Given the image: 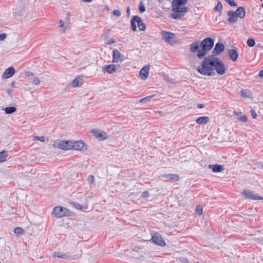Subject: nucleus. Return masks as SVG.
<instances>
[{"instance_id": "f257e3e1", "label": "nucleus", "mask_w": 263, "mask_h": 263, "mask_svg": "<svg viewBox=\"0 0 263 263\" xmlns=\"http://www.w3.org/2000/svg\"><path fill=\"white\" fill-rule=\"evenodd\" d=\"M218 58L211 55L205 58L201 63V67L198 68V71L202 75L210 76L215 74L214 68Z\"/></svg>"}, {"instance_id": "f03ea898", "label": "nucleus", "mask_w": 263, "mask_h": 263, "mask_svg": "<svg viewBox=\"0 0 263 263\" xmlns=\"http://www.w3.org/2000/svg\"><path fill=\"white\" fill-rule=\"evenodd\" d=\"M187 0H174L172 2V13L171 17L174 19H180L182 17L188 10V7L185 6Z\"/></svg>"}, {"instance_id": "7ed1b4c3", "label": "nucleus", "mask_w": 263, "mask_h": 263, "mask_svg": "<svg viewBox=\"0 0 263 263\" xmlns=\"http://www.w3.org/2000/svg\"><path fill=\"white\" fill-rule=\"evenodd\" d=\"M214 41L211 38H206L201 42V50L197 53V56L199 59H202L206 54L208 51L210 50L213 47Z\"/></svg>"}, {"instance_id": "20e7f679", "label": "nucleus", "mask_w": 263, "mask_h": 263, "mask_svg": "<svg viewBox=\"0 0 263 263\" xmlns=\"http://www.w3.org/2000/svg\"><path fill=\"white\" fill-rule=\"evenodd\" d=\"M52 214L58 218L65 216H71L73 213L66 208L57 206L54 208Z\"/></svg>"}, {"instance_id": "39448f33", "label": "nucleus", "mask_w": 263, "mask_h": 263, "mask_svg": "<svg viewBox=\"0 0 263 263\" xmlns=\"http://www.w3.org/2000/svg\"><path fill=\"white\" fill-rule=\"evenodd\" d=\"M137 25L139 30L144 31L146 29V25L143 22V20L138 16H134L131 20L132 29L134 31L137 30Z\"/></svg>"}, {"instance_id": "423d86ee", "label": "nucleus", "mask_w": 263, "mask_h": 263, "mask_svg": "<svg viewBox=\"0 0 263 263\" xmlns=\"http://www.w3.org/2000/svg\"><path fill=\"white\" fill-rule=\"evenodd\" d=\"M161 35L162 36V39L167 43L173 45L176 41V37L175 34L174 33L162 31L160 32Z\"/></svg>"}, {"instance_id": "0eeeda50", "label": "nucleus", "mask_w": 263, "mask_h": 263, "mask_svg": "<svg viewBox=\"0 0 263 263\" xmlns=\"http://www.w3.org/2000/svg\"><path fill=\"white\" fill-rule=\"evenodd\" d=\"M87 149V145L82 140L77 141H72L71 149L85 152Z\"/></svg>"}, {"instance_id": "6e6552de", "label": "nucleus", "mask_w": 263, "mask_h": 263, "mask_svg": "<svg viewBox=\"0 0 263 263\" xmlns=\"http://www.w3.org/2000/svg\"><path fill=\"white\" fill-rule=\"evenodd\" d=\"M91 133L97 139L102 141L108 138L107 134L98 129H93L90 131Z\"/></svg>"}, {"instance_id": "1a4fd4ad", "label": "nucleus", "mask_w": 263, "mask_h": 263, "mask_svg": "<svg viewBox=\"0 0 263 263\" xmlns=\"http://www.w3.org/2000/svg\"><path fill=\"white\" fill-rule=\"evenodd\" d=\"M72 140H61L58 142V147L62 150L71 149Z\"/></svg>"}, {"instance_id": "9d476101", "label": "nucleus", "mask_w": 263, "mask_h": 263, "mask_svg": "<svg viewBox=\"0 0 263 263\" xmlns=\"http://www.w3.org/2000/svg\"><path fill=\"white\" fill-rule=\"evenodd\" d=\"M214 70H215L217 73L220 75H223L226 72V66L224 64L221 62V61L218 58L217 62H216Z\"/></svg>"}, {"instance_id": "9b49d317", "label": "nucleus", "mask_w": 263, "mask_h": 263, "mask_svg": "<svg viewBox=\"0 0 263 263\" xmlns=\"http://www.w3.org/2000/svg\"><path fill=\"white\" fill-rule=\"evenodd\" d=\"M242 196L246 198L251 199L253 200H261L263 198L254 194V192L249 190H245L242 193Z\"/></svg>"}, {"instance_id": "f8f14e48", "label": "nucleus", "mask_w": 263, "mask_h": 263, "mask_svg": "<svg viewBox=\"0 0 263 263\" xmlns=\"http://www.w3.org/2000/svg\"><path fill=\"white\" fill-rule=\"evenodd\" d=\"M152 239L155 243L158 245L161 246H164L165 245L164 240L159 233H155L152 236Z\"/></svg>"}, {"instance_id": "ddd939ff", "label": "nucleus", "mask_w": 263, "mask_h": 263, "mask_svg": "<svg viewBox=\"0 0 263 263\" xmlns=\"http://www.w3.org/2000/svg\"><path fill=\"white\" fill-rule=\"evenodd\" d=\"M124 60V55L117 49L113 51L112 62L118 63Z\"/></svg>"}, {"instance_id": "4468645a", "label": "nucleus", "mask_w": 263, "mask_h": 263, "mask_svg": "<svg viewBox=\"0 0 263 263\" xmlns=\"http://www.w3.org/2000/svg\"><path fill=\"white\" fill-rule=\"evenodd\" d=\"M15 72V70L14 68L12 66L9 67L5 70L2 76V78L3 79H8L13 76Z\"/></svg>"}, {"instance_id": "2eb2a0df", "label": "nucleus", "mask_w": 263, "mask_h": 263, "mask_svg": "<svg viewBox=\"0 0 263 263\" xmlns=\"http://www.w3.org/2000/svg\"><path fill=\"white\" fill-rule=\"evenodd\" d=\"M149 68V65H146L140 70L139 76L142 80H145L148 78Z\"/></svg>"}, {"instance_id": "dca6fc26", "label": "nucleus", "mask_w": 263, "mask_h": 263, "mask_svg": "<svg viewBox=\"0 0 263 263\" xmlns=\"http://www.w3.org/2000/svg\"><path fill=\"white\" fill-rule=\"evenodd\" d=\"M200 47L201 43L197 41L191 44L190 49L192 52L195 53L197 52L198 53V51L201 50V49H200Z\"/></svg>"}, {"instance_id": "f3484780", "label": "nucleus", "mask_w": 263, "mask_h": 263, "mask_svg": "<svg viewBox=\"0 0 263 263\" xmlns=\"http://www.w3.org/2000/svg\"><path fill=\"white\" fill-rule=\"evenodd\" d=\"M229 57L233 62H235L237 60L238 53L236 48L229 50Z\"/></svg>"}, {"instance_id": "a211bd4d", "label": "nucleus", "mask_w": 263, "mask_h": 263, "mask_svg": "<svg viewBox=\"0 0 263 263\" xmlns=\"http://www.w3.org/2000/svg\"><path fill=\"white\" fill-rule=\"evenodd\" d=\"M224 49V45L221 43H218L216 44L215 48L213 50L214 54H219Z\"/></svg>"}, {"instance_id": "6ab92c4d", "label": "nucleus", "mask_w": 263, "mask_h": 263, "mask_svg": "<svg viewBox=\"0 0 263 263\" xmlns=\"http://www.w3.org/2000/svg\"><path fill=\"white\" fill-rule=\"evenodd\" d=\"M209 168L212 170L214 173L221 172L224 170V167L222 165L219 164H210Z\"/></svg>"}, {"instance_id": "aec40b11", "label": "nucleus", "mask_w": 263, "mask_h": 263, "mask_svg": "<svg viewBox=\"0 0 263 263\" xmlns=\"http://www.w3.org/2000/svg\"><path fill=\"white\" fill-rule=\"evenodd\" d=\"M237 17L243 18L246 15V11L244 7H240L237 8L236 11L234 12Z\"/></svg>"}, {"instance_id": "412c9836", "label": "nucleus", "mask_w": 263, "mask_h": 263, "mask_svg": "<svg viewBox=\"0 0 263 263\" xmlns=\"http://www.w3.org/2000/svg\"><path fill=\"white\" fill-rule=\"evenodd\" d=\"M235 13L232 11H229L228 12V15L229 16L228 21L231 23H234L237 21V16Z\"/></svg>"}, {"instance_id": "4be33fe9", "label": "nucleus", "mask_w": 263, "mask_h": 263, "mask_svg": "<svg viewBox=\"0 0 263 263\" xmlns=\"http://www.w3.org/2000/svg\"><path fill=\"white\" fill-rule=\"evenodd\" d=\"M196 122L199 125L205 124L210 122V119L208 117H200L196 120Z\"/></svg>"}, {"instance_id": "5701e85b", "label": "nucleus", "mask_w": 263, "mask_h": 263, "mask_svg": "<svg viewBox=\"0 0 263 263\" xmlns=\"http://www.w3.org/2000/svg\"><path fill=\"white\" fill-rule=\"evenodd\" d=\"M103 70L108 73H112L113 72H116L115 65H108L105 66L103 67Z\"/></svg>"}, {"instance_id": "b1692460", "label": "nucleus", "mask_w": 263, "mask_h": 263, "mask_svg": "<svg viewBox=\"0 0 263 263\" xmlns=\"http://www.w3.org/2000/svg\"><path fill=\"white\" fill-rule=\"evenodd\" d=\"M241 96L246 98H252L253 95L250 90L248 89H242L240 91Z\"/></svg>"}, {"instance_id": "393cba45", "label": "nucleus", "mask_w": 263, "mask_h": 263, "mask_svg": "<svg viewBox=\"0 0 263 263\" xmlns=\"http://www.w3.org/2000/svg\"><path fill=\"white\" fill-rule=\"evenodd\" d=\"M71 204L72 206H73L76 209L78 210H87L88 208V204L86 203L83 205H82L77 202H71Z\"/></svg>"}, {"instance_id": "a878e982", "label": "nucleus", "mask_w": 263, "mask_h": 263, "mask_svg": "<svg viewBox=\"0 0 263 263\" xmlns=\"http://www.w3.org/2000/svg\"><path fill=\"white\" fill-rule=\"evenodd\" d=\"M82 84L81 79L77 77L74 79L71 83V85L73 87H79Z\"/></svg>"}, {"instance_id": "bb28decb", "label": "nucleus", "mask_w": 263, "mask_h": 263, "mask_svg": "<svg viewBox=\"0 0 263 263\" xmlns=\"http://www.w3.org/2000/svg\"><path fill=\"white\" fill-rule=\"evenodd\" d=\"M5 112L6 114H11L14 112L16 109L15 107H7L4 109Z\"/></svg>"}, {"instance_id": "cd10ccee", "label": "nucleus", "mask_w": 263, "mask_h": 263, "mask_svg": "<svg viewBox=\"0 0 263 263\" xmlns=\"http://www.w3.org/2000/svg\"><path fill=\"white\" fill-rule=\"evenodd\" d=\"M7 156V154L5 151H2L0 153V163L4 162L6 160Z\"/></svg>"}, {"instance_id": "c85d7f7f", "label": "nucleus", "mask_w": 263, "mask_h": 263, "mask_svg": "<svg viewBox=\"0 0 263 263\" xmlns=\"http://www.w3.org/2000/svg\"><path fill=\"white\" fill-rule=\"evenodd\" d=\"M154 96L155 95H154L142 98L140 100L139 102L142 104L146 103L147 102L149 101L154 97Z\"/></svg>"}, {"instance_id": "c756f323", "label": "nucleus", "mask_w": 263, "mask_h": 263, "mask_svg": "<svg viewBox=\"0 0 263 263\" xmlns=\"http://www.w3.org/2000/svg\"><path fill=\"white\" fill-rule=\"evenodd\" d=\"M14 232L17 235L23 234L24 232L23 229L20 227H16L14 230Z\"/></svg>"}, {"instance_id": "7c9ffc66", "label": "nucleus", "mask_w": 263, "mask_h": 263, "mask_svg": "<svg viewBox=\"0 0 263 263\" xmlns=\"http://www.w3.org/2000/svg\"><path fill=\"white\" fill-rule=\"evenodd\" d=\"M33 141H40L42 142H44L45 141V138L44 136L39 137L35 136L33 137Z\"/></svg>"}, {"instance_id": "2f4dec72", "label": "nucleus", "mask_w": 263, "mask_h": 263, "mask_svg": "<svg viewBox=\"0 0 263 263\" xmlns=\"http://www.w3.org/2000/svg\"><path fill=\"white\" fill-rule=\"evenodd\" d=\"M237 121L241 122H246L247 121L248 118L246 115H242L240 117L236 118Z\"/></svg>"}, {"instance_id": "473e14b6", "label": "nucleus", "mask_w": 263, "mask_h": 263, "mask_svg": "<svg viewBox=\"0 0 263 263\" xmlns=\"http://www.w3.org/2000/svg\"><path fill=\"white\" fill-rule=\"evenodd\" d=\"M195 211L196 213L199 215H201L203 213V209L200 205L197 206Z\"/></svg>"}, {"instance_id": "72a5a7b5", "label": "nucleus", "mask_w": 263, "mask_h": 263, "mask_svg": "<svg viewBox=\"0 0 263 263\" xmlns=\"http://www.w3.org/2000/svg\"><path fill=\"white\" fill-rule=\"evenodd\" d=\"M255 44L254 40L252 38H249L247 41V44L250 47H253L255 45Z\"/></svg>"}, {"instance_id": "f704fd0d", "label": "nucleus", "mask_w": 263, "mask_h": 263, "mask_svg": "<svg viewBox=\"0 0 263 263\" xmlns=\"http://www.w3.org/2000/svg\"><path fill=\"white\" fill-rule=\"evenodd\" d=\"M180 179V177L179 175L177 174H172L171 176H170V180H172L173 181H179Z\"/></svg>"}, {"instance_id": "c9c22d12", "label": "nucleus", "mask_w": 263, "mask_h": 263, "mask_svg": "<svg viewBox=\"0 0 263 263\" xmlns=\"http://www.w3.org/2000/svg\"><path fill=\"white\" fill-rule=\"evenodd\" d=\"M116 43V41L112 39L106 38L105 39V43L106 44L110 45Z\"/></svg>"}, {"instance_id": "e433bc0d", "label": "nucleus", "mask_w": 263, "mask_h": 263, "mask_svg": "<svg viewBox=\"0 0 263 263\" xmlns=\"http://www.w3.org/2000/svg\"><path fill=\"white\" fill-rule=\"evenodd\" d=\"M53 256L55 257H57L58 258H66V255L65 254H64L62 253H60V252H58V253H54L53 254Z\"/></svg>"}, {"instance_id": "4c0bfd02", "label": "nucleus", "mask_w": 263, "mask_h": 263, "mask_svg": "<svg viewBox=\"0 0 263 263\" xmlns=\"http://www.w3.org/2000/svg\"><path fill=\"white\" fill-rule=\"evenodd\" d=\"M32 83L35 85H38L40 84V80L37 77H33Z\"/></svg>"}, {"instance_id": "58836bf2", "label": "nucleus", "mask_w": 263, "mask_h": 263, "mask_svg": "<svg viewBox=\"0 0 263 263\" xmlns=\"http://www.w3.org/2000/svg\"><path fill=\"white\" fill-rule=\"evenodd\" d=\"M87 181L89 183L93 184L95 181L94 176L92 175H89L87 178Z\"/></svg>"}, {"instance_id": "ea45409f", "label": "nucleus", "mask_w": 263, "mask_h": 263, "mask_svg": "<svg viewBox=\"0 0 263 263\" xmlns=\"http://www.w3.org/2000/svg\"><path fill=\"white\" fill-rule=\"evenodd\" d=\"M139 9L140 12L142 13L145 11V7L142 2H140Z\"/></svg>"}, {"instance_id": "a19ab883", "label": "nucleus", "mask_w": 263, "mask_h": 263, "mask_svg": "<svg viewBox=\"0 0 263 263\" xmlns=\"http://www.w3.org/2000/svg\"><path fill=\"white\" fill-rule=\"evenodd\" d=\"M60 27L62 28V30L63 32L65 31L67 28V26L64 25V22L62 21H60Z\"/></svg>"}, {"instance_id": "79ce46f5", "label": "nucleus", "mask_w": 263, "mask_h": 263, "mask_svg": "<svg viewBox=\"0 0 263 263\" xmlns=\"http://www.w3.org/2000/svg\"><path fill=\"white\" fill-rule=\"evenodd\" d=\"M113 14L115 16L119 17L121 15V11L118 9H115L113 11Z\"/></svg>"}, {"instance_id": "37998d69", "label": "nucleus", "mask_w": 263, "mask_h": 263, "mask_svg": "<svg viewBox=\"0 0 263 263\" xmlns=\"http://www.w3.org/2000/svg\"><path fill=\"white\" fill-rule=\"evenodd\" d=\"M222 5L219 2H218L216 7L215 8V10L220 11L222 10Z\"/></svg>"}, {"instance_id": "c03bdc74", "label": "nucleus", "mask_w": 263, "mask_h": 263, "mask_svg": "<svg viewBox=\"0 0 263 263\" xmlns=\"http://www.w3.org/2000/svg\"><path fill=\"white\" fill-rule=\"evenodd\" d=\"M226 1L231 6H236L237 5L235 3L234 0H224Z\"/></svg>"}, {"instance_id": "a18cd8bd", "label": "nucleus", "mask_w": 263, "mask_h": 263, "mask_svg": "<svg viewBox=\"0 0 263 263\" xmlns=\"http://www.w3.org/2000/svg\"><path fill=\"white\" fill-rule=\"evenodd\" d=\"M250 114L251 115L253 119H256L257 118V114L254 110H253V109L251 110Z\"/></svg>"}, {"instance_id": "49530a36", "label": "nucleus", "mask_w": 263, "mask_h": 263, "mask_svg": "<svg viewBox=\"0 0 263 263\" xmlns=\"http://www.w3.org/2000/svg\"><path fill=\"white\" fill-rule=\"evenodd\" d=\"M164 78H165V80L168 82H170L171 83L174 82V80L170 78L168 76H165Z\"/></svg>"}, {"instance_id": "de8ad7c7", "label": "nucleus", "mask_w": 263, "mask_h": 263, "mask_svg": "<svg viewBox=\"0 0 263 263\" xmlns=\"http://www.w3.org/2000/svg\"><path fill=\"white\" fill-rule=\"evenodd\" d=\"M149 196V193L147 191H144L142 193L141 197L142 198H147Z\"/></svg>"}, {"instance_id": "09e8293b", "label": "nucleus", "mask_w": 263, "mask_h": 263, "mask_svg": "<svg viewBox=\"0 0 263 263\" xmlns=\"http://www.w3.org/2000/svg\"><path fill=\"white\" fill-rule=\"evenodd\" d=\"M25 74L27 77H34V74L32 72H30V71H28V72H26L25 73Z\"/></svg>"}, {"instance_id": "8fccbe9b", "label": "nucleus", "mask_w": 263, "mask_h": 263, "mask_svg": "<svg viewBox=\"0 0 263 263\" xmlns=\"http://www.w3.org/2000/svg\"><path fill=\"white\" fill-rule=\"evenodd\" d=\"M171 175L172 174H165L163 175L162 177H163L164 178L166 179L167 180H170V176H171Z\"/></svg>"}, {"instance_id": "3c124183", "label": "nucleus", "mask_w": 263, "mask_h": 263, "mask_svg": "<svg viewBox=\"0 0 263 263\" xmlns=\"http://www.w3.org/2000/svg\"><path fill=\"white\" fill-rule=\"evenodd\" d=\"M197 106L199 108H202L204 107V105L202 104H198Z\"/></svg>"}, {"instance_id": "603ef678", "label": "nucleus", "mask_w": 263, "mask_h": 263, "mask_svg": "<svg viewBox=\"0 0 263 263\" xmlns=\"http://www.w3.org/2000/svg\"><path fill=\"white\" fill-rule=\"evenodd\" d=\"M259 76L260 77H263V69L259 71Z\"/></svg>"}, {"instance_id": "864d4df0", "label": "nucleus", "mask_w": 263, "mask_h": 263, "mask_svg": "<svg viewBox=\"0 0 263 263\" xmlns=\"http://www.w3.org/2000/svg\"><path fill=\"white\" fill-rule=\"evenodd\" d=\"M83 2H87L90 3L92 1V0H81Z\"/></svg>"}, {"instance_id": "5fc2aeb1", "label": "nucleus", "mask_w": 263, "mask_h": 263, "mask_svg": "<svg viewBox=\"0 0 263 263\" xmlns=\"http://www.w3.org/2000/svg\"><path fill=\"white\" fill-rule=\"evenodd\" d=\"M129 12V8H128L127 9V13H128Z\"/></svg>"}, {"instance_id": "6e6d98bb", "label": "nucleus", "mask_w": 263, "mask_h": 263, "mask_svg": "<svg viewBox=\"0 0 263 263\" xmlns=\"http://www.w3.org/2000/svg\"><path fill=\"white\" fill-rule=\"evenodd\" d=\"M193 262H195V263H199V262L198 261H195V260Z\"/></svg>"}, {"instance_id": "4d7b16f0", "label": "nucleus", "mask_w": 263, "mask_h": 263, "mask_svg": "<svg viewBox=\"0 0 263 263\" xmlns=\"http://www.w3.org/2000/svg\"><path fill=\"white\" fill-rule=\"evenodd\" d=\"M158 114H161V111H159L157 112Z\"/></svg>"}, {"instance_id": "13d9d810", "label": "nucleus", "mask_w": 263, "mask_h": 263, "mask_svg": "<svg viewBox=\"0 0 263 263\" xmlns=\"http://www.w3.org/2000/svg\"><path fill=\"white\" fill-rule=\"evenodd\" d=\"M234 113L236 115H237V113H236V111H234Z\"/></svg>"}, {"instance_id": "bf43d9fd", "label": "nucleus", "mask_w": 263, "mask_h": 263, "mask_svg": "<svg viewBox=\"0 0 263 263\" xmlns=\"http://www.w3.org/2000/svg\"><path fill=\"white\" fill-rule=\"evenodd\" d=\"M261 7L262 8H263V4L261 5Z\"/></svg>"}]
</instances>
